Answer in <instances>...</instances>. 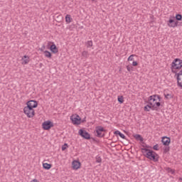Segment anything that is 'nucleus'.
Wrapping results in <instances>:
<instances>
[{
    "mask_svg": "<svg viewBox=\"0 0 182 182\" xmlns=\"http://www.w3.org/2000/svg\"><path fill=\"white\" fill-rule=\"evenodd\" d=\"M168 150H170V148H168V146H166L164 149V153H167V151H168Z\"/></svg>",
    "mask_w": 182,
    "mask_h": 182,
    "instance_id": "obj_33",
    "label": "nucleus"
},
{
    "mask_svg": "<svg viewBox=\"0 0 182 182\" xmlns=\"http://www.w3.org/2000/svg\"><path fill=\"white\" fill-rule=\"evenodd\" d=\"M153 149H154V150H156V151L159 150V144L154 145Z\"/></svg>",
    "mask_w": 182,
    "mask_h": 182,
    "instance_id": "obj_32",
    "label": "nucleus"
},
{
    "mask_svg": "<svg viewBox=\"0 0 182 182\" xmlns=\"http://www.w3.org/2000/svg\"><path fill=\"white\" fill-rule=\"evenodd\" d=\"M150 109L157 110V107H156V105H151L150 104H148L144 107V112H150Z\"/></svg>",
    "mask_w": 182,
    "mask_h": 182,
    "instance_id": "obj_11",
    "label": "nucleus"
},
{
    "mask_svg": "<svg viewBox=\"0 0 182 182\" xmlns=\"http://www.w3.org/2000/svg\"><path fill=\"white\" fill-rule=\"evenodd\" d=\"M95 0H92V2H95Z\"/></svg>",
    "mask_w": 182,
    "mask_h": 182,
    "instance_id": "obj_36",
    "label": "nucleus"
},
{
    "mask_svg": "<svg viewBox=\"0 0 182 182\" xmlns=\"http://www.w3.org/2000/svg\"><path fill=\"white\" fill-rule=\"evenodd\" d=\"M134 139H136V140H137L138 141H141V143H143L144 141V139L141 137V135L140 134H135L134 136Z\"/></svg>",
    "mask_w": 182,
    "mask_h": 182,
    "instance_id": "obj_17",
    "label": "nucleus"
},
{
    "mask_svg": "<svg viewBox=\"0 0 182 182\" xmlns=\"http://www.w3.org/2000/svg\"><path fill=\"white\" fill-rule=\"evenodd\" d=\"M51 127H53V123L52 122L47 121L43 123V129L44 130H49Z\"/></svg>",
    "mask_w": 182,
    "mask_h": 182,
    "instance_id": "obj_9",
    "label": "nucleus"
},
{
    "mask_svg": "<svg viewBox=\"0 0 182 182\" xmlns=\"http://www.w3.org/2000/svg\"><path fill=\"white\" fill-rule=\"evenodd\" d=\"M78 134H80L81 137H83V139H85L86 140H90V134L86 132V130L80 129Z\"/></svg>",
    "mask_w": 182,
    "mask_h": 182,
    "instance_id": "obj_7",
    "label": "nucleus"
},
{
    "mask_svg": "<svg viewBox=\"0 0 182 182\" xmlns=\"http://www.w3.org/2000/svg\"><path fill=\"white\" fill-rule=\"evenodd\" d=\"M181 19H182L181 14H176L175 21H181Z\"/></svg>",
    "mask_w": 182,
    "mask_h": 182,
    "instance_id": "obj_24",
    "label": "nucleus"
},
{
    "mask_svg": "<svg viewBox=\"0 0 182 182\" xmlns=\"http://www.w3.org/2000/svg\"><path fill=\"white\" fill-rule=\"evenodd\" d=\"M70 120L72 121V123L74 124H80V117L77 114L72 115L70 117Z\"/></svg>",
    "mask_w": 182,
    "mask_h": 182,
    "instance_id": "obj_8",
    "label": "nucleus"
},
{
    "mask_svg": "<svg viewBox=\"0 0 182 182\" xmlns=\"http://www.w3.org/2000/svg\"><path fill=\"white\" fill-rule=\"evenodd\" d=\"M72 21H73V18L70 17V15L67 14L65 16V22L67 23H70V22H72Z\"/></svg>",
    "mask_w": 182,
    "mask_h": 182,
    "instance_id": "obj_20",
    "label": "nucleus"
},
{
    "mask_svg": "<svg viewBox=\"0 0 182 182\" xmlns=\"http://www.w3.org/2000/svg\"><path fill=\"white\" fill-rule=\"evenodd\" d=\"M23 112L27 115V117H28L29 119L35 116V109L27 106L23 108Z\"/></svg>",
    "mask_w": 182,
    "mask_h": 182,
    "instance_id": "obj_3",
    "label": "nucleus"
},
{
    "mask_svg": "<svg viewBox=\"0 0 182 182\" xmlns=\"http://www.w3.org/2000/svg\"><path fill=\"white\" fill-rule=\"evenodd\" d=\"M160 102H161V97L159 95H153L148 98L149 105L151 106H156V109H159V107L161 106Z\"/></svg>",
    "mask_w": 182,
    "mask_h": 182,
    "instance_id": "obj_2",
    "label": "nucleus"
},
{
    "mask_svg": "<svg viewBox=\"0 0 182 182\" xmlns=\"http://www.w3.org/2000/svg\"><path fill=\"white\" fill-rule=\"evenodd\" d=\"M168 173H171V174H175L176 171H174V169H171V168H168L167 169Z\"/></svg>",
    "mask_w": 182,
    "mask_h": 182,
    "instance_id": "obj_27",
    "label": "nucleus"
},
{
    "mask_svg": "<svg viewBox=\"0 0 182 182\" xmlns=\"http://www.w3.org/2000/svg\"><path fill=\"white\" fill-rule=\"evenodd\" d=\"M161 141L164 144V146H169L170 141H171V139L167 136H163Z\"/></svg>",
    "mask_w": 182,
    "mask_h": 182,
    "instance_id": "obj_13",
    "label": "nucleus"
},
{
    "mask_svg": "<svg viewBox=\"0 0 182 182\" xmlns=\"http://www.w3.org/2000/svg\"><path fill=\"white\" fill-rule=\"evenodd\" d=\"M31 182H39V181H38L37 179H33Z\"/></svg>",
    "mask_w": 182,
    "mask_h": 182,
    "instance_id": "obj_35",
    "label": "nucleus"
},
{
    "mask_svg": "<svg viewBox=\"0 0 182 182\" xmlns=\"http://www.w3.org/2000/svg\"><path fill=\"white\" fill-rule=\"evenodd\" d=\"M95 132L97 133V137H105V133L103 132H106V129H105L102 126H98L96 127Z\"/></svg>",
    "mask_w": 182,
    "mask_h": 182,
    "instance_id": "obj_5",
    "label": "nucleus"
},
{
    "mask_svg": "<svg viewBox=\"0 0 182 182\" xmlns=\"http://www.w3.org/2000/svg\"><path fill=\"white\" fill-rule=\"evenodd\" d=\"M26 105L27 107H30L31 109H36V107H38V102L35 100H30L27 102Z\"/></svg>",
    "mask_w": 182,
    "mask_h": 182,
    "instance_id": "obj_10",
    "label": "nucleus"
},
{
    "mask_svg": "<svg viewBox=\"0 0 182 182\" xmlns=\"http://www.w3.org/2000/svg\"><path fill=\"white\" fill-rule=\"evenodd\" d=\"M21 60H22V65H28L31 59L29 58V56L24 55L23 57H22Z\"/></svg>",
    "mask_w": 182,
    "mask_h": 182,
    "instance_id": "obj_14",
    "label": "nucleus"
},
{
    "mask_svg": "<svg viewBox=\"0 0 182 182\" xmlns=\"http://www.w3.org/2000/svg\"><path fill=\"white\" fill-rule=\"evenodd\" d=\"M167 25L169 28H176L178 26V21L174 18H170L167 21Z\"/></svg>",
    "mask_w": 182,
    "mask_h": 182,
    "instance_id": "obj_6",
    "label": "nucleus"
},
{
    "mask_svg": "<svg viewBox=\"0 0 182 182\" xmlns=\"http://www.w3.org/2000/svg\"><path fill=\"white\" fill-rule=\"evenodd\" d=\"M118 102L119 103L122 104L123 103V102H124V100L123 98V96H119L118 97Z\"/></svg>",
    "mask_w": 182,
    "mask_h": 182,
    "instance_id": "obj_25",
    "label": "nucleus"
},
{
    "mask_svg": "<svg viewBox=\"0 0 182 182\" xmlns=\"http://www.w3.org/2000/svg\"><path fill=\"white\" fill-rule=\"evenodd\" d=\"M171 67L173 69H181L182 68V60L180 58H176L171 63Z\"/></svg>",
    "mask_w": 182,
    "mask_h": 182,
    "instance_id": "obj_4",
    "label": "nucleus"
},
{
    "mask_svg": "<svg viewBox=\"0 0 182 182\" xmlns=\"http://www.w3.org/2000/svg\"><path fill=\"white\" fill-rule=\"evenodd\" d=\"M44 55L46 56V58H48L49 59H50V58H52V53H50V52L46 50L44 51Z\"/></svg>",
    "mask_w": 182,
    "mask_h": 182,
    "instance_id": "obj_21",
    "label": "nucleus"
},
{
    "mask_svg": "<svg viewBox=\"0 0 182 182\" xmlns=\"http://www.w3.org/2000/svg\"><path fill=\"white\" fill-rule=\"evenodd\" d=\"M165 96V99H172L173 98V95H171V94H164Z\"/></svg>",
    "mask_w": 182,
    "mask_h": 182,
    "instance_id": "obj_26",
    "label": "nucleus"
},
{
    "mask_svg": "<svg viewBox=\"0 0 182 182\" xmlns=\"http://www.w3.org/2000/svg\"><path fill=\"white\" fill-rule=\"evenodd\" d=\"M68 147V144H64L63 146H62V151H65V149H67Z\"/></svg>",
    "mask_w": 182,
    "mask_h": 182,
    "instance_id": "obj_29",
    "label": "nucleus"
},
{
    "mask_svg": "<svg viewBox=\"0 0 182 182\" xmlns=\"http://www.w3.org/2000/svg\"><path fill=\"white\" fill-rule=\"evenodd\" d=\"M127 70H128V72H132V70H133V67L127 65Z\"/></svg>",
    "mask_w": 182,
    "mask_h": 182,
    "instance_id": "obj_30",
    "label": "nucleus"
},
{
    "mask_svg": "<svg viewBox=\"0 0 182 182\" xmlns=\"http://www.w3.org/2000/svg\"><path fill=\"white\" fill-rule=\"evenodd\" d=\"M82 56H83V58H87L89 57V52L86 50L82 51Z\"/></svg>",
    "mask_w": 182,
    "mask_h": 182,
    "instance_id": "obj_23",
    "label": "nucleus"
},
{
    "mask_svg": "<svg viewBox=\"0 0 182 182\" xmlns=\"http://www.w3.org/2000/svg\"><path fill=\"white\" fill-rule=\"evenodd\" d=\"M43 168H45V170H50V168H52V164L45 163L43 164Z\"/></svg>",
    "mask_w": 182,
    "mask_h": 182,
    "instance_id": "obj_19",
    "label": "nucleus"
},
{
    "mask_svg": "<svg viewBox=\"0 0 182 182\" xmlns=\"http://www.w3.org/2000/svg\"><path fill=\"white\" fill-rule=\"evenodd\" d=\"M87 48H92L93 46V41H88L85 43Z\"/></svg>",
    "mask_w": 182,
    "mask_h": 182,
    "instance_id": "obj_22",
    "label": "nucleus"
},
{
    "mask_svg": "<svg viewBox=\"0 0 182 182\" xmlns=\"http://www.w3.org/2000/svg\"><path fill=\"white\" fill-rule=\"evenodd\" d=\"M138 63L137 61H133L132 66H137Z\"/></svg>",
    "mask_w": 182,
    "mask_h": 182,
    "instance_id": "obj_34",
    "label": "nucleus"
},
{
    "mask_svg": "<svg viewBox=\"0 0 182 182\" xmlns=\"http://www.w3.org/2000/svg\"><path fill=\"white\" fill-rule=\"evenodd\" d=\"M141 151L144 154H145L146 159L152 160V161H159V155L154 152V151H151L146 148H142Z\"/></svg>",
    "mask_w": 182,
    "mask_h": 182,
    "instance_id": "obj_1",
    "label": "nucleus"
},
{
    "mask_svg": "<svg viewBox=\"0 0 182 182\" xmlns=\"http://www.w3.org/2000/svg\"><path fill=\"white\" fill-rule=\"evenodd\" d=\"M73 168L74 170H77L78 168H80V162L77 161H73Z\"/></svg>",
    "mask_w": 182,
    "mask_h": 182,
    "instance_id": "obj_15",
    "label": "nucleus"
},
{
    "mask_svg": "<svg viewBox=\"0 0 182 182\" xmlns=\"http://www.w3.org/2000/svg\"><path fill=\"white\" fill-rule=\"evenodd\" d=\"M134 55H131L129 58H128V59H127V61L128 62H130V61H132V60H134Z\"/></svg>",
    "mask_w": 182,
    "mask_h": 182,
    "instance_id": "obj_28",
    "label": "nucleus"
},
{
    "mask_svg": "<svg viewBox=\"0 0 182 182\" xmlns=\"http://www.w3.org/2000/svg\"><path fill=\"white\" fill-rule=\"evenodd\" d=\"M114 134H116L117 136H119V137H121V139H124V140H126V136H124V134H123L122 132H120V131L117 130L114 132Z\"/></svg>",
    "mask_w": 182,
    "mask_h": 182,
    "instance_id": "obj_16",
    "label": "nucleus"
},
{
    "mask_svg": "<svg viewBox=\"0 0 182 182\" xmlns=\"http://www.w3.org/2000/svg\"><path fill=\"white\" fill-rule=\"evenodd\" d=\"M173 73H175V76L177 77V85L178 86V83H181L180 80H181V77L180 76H182V70L177 73L176 70H172Z\"/></svg>",
    "mask_w": 182,
    "mask_h": 182,
    "instance_id": "obj_12",
    "label": "nucleus"
},
{
    "mask_svg": "<svg viewBox=\"0 0 182 182\" xmlns=\"http://www.w3.org/2000/svg\"><path fill=\"white\" fill-rule=\"evenodd\" d=\"M51 52H53V53H58V48L56 47V45L53 44L50 48Z\"/></svg>",
    "mask_w": 182,
    "mask_h": 182,
    "instance_id": "obj_18",
    "label": "nucleus"
},
{
    "mask_svg": "<svg viewBox=\"0 0 182 182\" xmlns=\"http://www.w3.org/2000/svg\"><path fill=\"white\" fill-rule=\"evenodd\" d=\"M96 162L97 163H102V158H100V156H97L96 157Z\"/></svg>",
    "mask_w": 182,
    "mask_h": 182,
    "instance_id": "obj_31",
    "label": "nucleus"
}]
</instances>
